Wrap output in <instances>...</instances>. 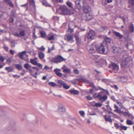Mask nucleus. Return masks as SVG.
Wrapping results in <instances>:
<instances>
[{
    "mask_svg": "<svg viewBox=\"0 0 134 134\" xmlns=\"http://www.w3.org/2000/svg\"><path fill=\"white\" fill-rule=\"evenodd\" d=\"M57 12L60 14L68 15L74 14L75 11L73 9H69L65 6L63 5L60 6Z\"/></svg>",
    "mask_w": 134,
    "mask_h": 134,
    "instance_id": "f257e3e1",
    "label": "nucleus"
},
{
    "mask_svg": "<svg viewBox=\"0 0 134 134\" xmlns=\"http://www.w3.org/2000/svg\"><path fill=\"white\" fill-rule=\"evenodd\" d=\"M106 43L107 42L104 41L99 45L96 44V50L98 53L101 54H107L108 52L105 50V47L106 46Z\"/></svg>",
    "mask_w": 134,
    "mask_h": 134,
    "instance_id": "f03ea898",
    "label": "nucleus"
},
{
    "mask_svg": "<svg viewBox=\"0 0 134 134\" xmlns=\"http://www.w3.org/2000/svg\"><path fill=\"white\" fill-rule=\"evenodd\" d=\"M103 92L99 93H96L93 95V97L95 98H98L102 102L105 101L107 99V96L106 95H103Z\"/></svg>",
    "mask_w": 134,
    "mask_h": 134,
    "instance_id": "7ed1b4c3",
    "label": "nucleus"
},
{
    "mask_svg": "<svg viewBox=\"0 0 134 134\" xmlns=\"http://www.w3.org/2000/svg\"><path fill=\"white\" fill-rule=\"evenodd\" d=\"M66 59L63 58L62 56L58 55L52 58L50 61L53 63L58 64L63 61H65Z\"/></svg>",
    "mask_w": 134,
    "mask_h": 134,
    "instance_id": "20e7f679",
    "label": "nucleus"
},
{
    "mask_svg": "<svg viewBox=\"0 0 134 134\" xmlns=\"http://www.w3.org/2000/svg\"><path fill=\"white\" fill-rule=\"evenodd\" d=\"M96 43H93L91 45H87V48L90 53L92 54L96 52Z\"/></svg>",
    "mask_w": 134,
    "mask_h": 134,
    "instance_id": "39448f33",
    "label": "nucleus"
},
{
    "mask_svg": "<svg viewBox=\"0 0 134 134\" xmlns=\"http://www.w3.org/2000/svg\"><path fill=\"white\" fill-rule=\"evenodd\" d=\"M82 4H83V7L84 8L83 10L85 12L87 13L91 11V7L86 2H83Z\"/></svg>",
    "mask_w": 134,
    "mask_h": 134,
    "instance_id": "423d86ee",
    "label": "nucleus"
},
{
    "mask_svg": "<svg viewBox=\"0 0 134 134\" xmlns=\"http://www.w3.org/2000/svg\"><path fill=\"white\" fill-rule=\"evenodd\" d=\"M132 61V59L131 57H127L125 59V60L121 64L122 67H126L127 66L128 63Z\"/></svg>",
    "mask_w": 134,
    "mask_h": 134,
    "instance_id": "0eeeda50",
    "label": "nucleus"
},
{
    "mask_svg": "<svg viewBox=\"0 0 134 134\" xmlns=\"http://www.w3.org/2000/svg\"><path fill=\"white\" fill-rule=\"evenodd\" d=\"M79 76H77V78L76 79H74V83H76L77 81H80L82 80L83 82H85V83H89V81L87 79L83 78L81 77H80L78 78Z\"/></svg>",
    "mask_w": 134,
    "mask_h": 134,
    "instance_id": "6e6552de",
    "label": "nucleus"
},
{
    "mask_svg": "<svg viewBox=\"0 0 134 134\" xmlns=\"http://www.w3.org/2000/svg\"><path fill=\"white\" fill-rule=\"evenodd\" d=\"M96 35V34L94 31L92 30H90L87 35V37L89 39H93Z\"/></svg>",
    "mask_w": 134,
    "mask_h": 134,
    "instance_id": "1a4fd4ad",
    "label": "nucleus"
},
{
    "mask_svg": "<svg viewBox=\"0 0 134 134\" xmlns=\"http://www.w3.org/2000/svg\"><path fill=\"white\" fill-rule=\"evenodd\" d=\"M92 18V15L88 13L84 14L83 15V16H82V19L85 20H89L91 19Z\"/></svg>",
    "mask_w": 134,
    "mask_h": 134,
    "instance_id": "9d476101",
    "label": "nucleus"
},
{
    "mask_svg": "<svg viewBox=\"0 0 134 134\" xmlns=\"http://www.w3.org/2000/svg\"><path fill=\"white\" fill-rule=\"evenodd\" d=\"M110 67L115 72L117 71L119 69V67L118 65L115 63L112 62L110 65Z\"/></svg>",
    "mask_w": 134,
    "mask_h": 134,
    "instance_id": "9b49d317",
    "label": "nucleus"
},
{
    "mask_svg": "<svg viewBox=\"0 0 134 134\" xmlns=\"http://www.w3.org/2000/svg\"><path fill=\"white\" fill-rule=\"evenodd\" d=\"M76 7L79 10L82 7L80 1L79 0H76L75 2Z\"/></svg>",
    "mask_w": 134,
    "mask_h": 134,
    "instance_id": "f8f14e48",
    "label": "nucleus"
},
{
    "mask_svg": "<svg viewBox=\"0 0 134 134\" xmlns=\"http://www.w3.org/2000/svg\"><path fill=\"white\" fill-rule=\"evenodd\" d=\"M65 111V108L63 106H59L58 107V112L60 113H62Z\"/></svg>",
    "mask_w": 134,
    "mask_h": 134,
    "instance_id": "ddd939ff",
    "label": "nucleus"
},
{
    "mask_svg": "<svg viewBox=\"0 0 134 134\" xmlns=\"http://www.w3.org/2000/svg\"><path fill=\"white\" fill-rule=\"evenodd\" d=\"M73 39L72 36L71 35H66L65 36L64 39L65 40L69 41L72 40Z\"/></svg>",
    "mask_w": 134,
    "mask_h": 134,
    "instance_id": "4468645a",
    "label": "nucleus"
},
{
    "mask_svg": "<svg viewBox=\"0 0 134 134\" xmlns=\"http://www.w3.org/2000/svg\"><path fill=\"white\" fill-rule=\"evenodd\" d=\"M113 33L114 35L116 37H118L119 39H121L123 37L122 35L120 34L118 32L114 31Z\"/></svg>",
    "mask_w": 134,
    "mask_h": 134,
    "instance_id": "2eb2a0df",
    "label": "nucleus"
},
{
    "mask_svg": "<svg viewBox=\"0 0 134 134\" xmlns=\"http://www.w3.org/2000/svg\"><path fill=\"white\" fill-rule=\"evenodd\" d=\"M54 71L58 76L59 77H60L62 76V74L59 72L60 71V69L56 68L54 69Z\"/></svg>",
    "mask_w": 134,
    "mask_h": 134,
    "instance_id": "dca6fc26",
    "label": "nucleus"
},
{
    "mask_svg": "<svg viewBox=\"0 0 134 134\" xmlns=\"http://www.w3.org/2000/svg\"><path fill=\"white\" fill-rule=\"evenodd\" d=\"M76 39V43L78 44H79L80 43L81 39L79 38L78 34H75L74 35Z\"/></svg>",
    "mask_w": 134,
    "mask_h": 134,
    "instance_id": "f3484780",
    "label": "nucleus"
},
{
    "mask_svg": "<svg viewBox=\"0 0 134 134\" xmlns=\"http://www.w3.org/2000/svg\"><path fill=\"white\" fill-rule=\"evenodd\" d=\"M40 33L41 35V37L42 38H45L46 36V33L43 30L40 31Z\"/></svg>",
    "mask_w": 134,
    "mask_h": 134,
    "instance_id": "a211bd4d",
    "label": "nucleus"
},
{
    "mask_svg": "<svg viewBox=\"0 0 134 134\" xmlns=\"http://www.w3.org/2000/svg\"><path fill=\"white\" fill-rule=\"evenodd\" d=\"M69 92L71 94L74 95H77L79 93V92L78 91L74 89L70 90Z\"/></svg>",
    "mask_w": 134,
    "mask_h": 134,
    "instance_id": "6ab92c4d",
    "label": "nucleus"
},
{
    "mask_svg": "<svg viewBox=\"0 0 134 134\" xmlns=\"http://www.w3.org/2000/svg\"><path fill=\"white\" fill-rule=\"evenodd\" d=\"M25 54V51H24L21 52H19L17 55L18 56L19 58L21 59H23V56Z\"/></svg>",
    "mask_w": 134,
    "mask_h": 134,
    "instance_id": "aec40b11",
    "label": "nucleus"
},
{
    "mask_svg": "<svg viewBox=\"0 0 134 134\" xmlns=\"http://www.w3.org/2000/svg\"><path fill=\"white\" fill-rule=\"evenodd\" d=\"M96 62L101 63H107L106 59L104 58H100L99 59V60H97V61H96Z\"/></svg>",
    "mask_w": 134,
    "mask_h": 134,
    "instance_id": "412c9836",
    "label": "nucleus"
},
{
    "mask_svg": "<svg viewBox=\"0 0 134 134\" xmlns=\"http://www.w3.org/2000/svg\"><path fill=\"white\" fill-rule=\"evenodd\" d=\"M38 56L39 58L41 60L43 59L44 57V54L42 52H40L38 53Z\"/></svg>",
    "mask_w": 134,
    "mask_h": 134,
    "instance_id": "4be33fe9",
    "label": "nucleus"
},
{
    "mask_svg": "<svg viewBox=\"0 0 134 134\" xmlns=\"http://www.w3.org/2000/svg\"><path fill=\"white\" fill-rule=\"evenodd\" d=\"M3 1L5 2L8 3L12 7H13L14 5L12 2L10 0H3Z\"/></svg>",
    "mask_w": 134,
    "mask_h": 134,
    "instance_id": "5701e85b",
    "label": "nucleus"
},
{
    "mask_svg": "<svg viewBox=\"0 0 134 134\" xmlns=\"http://www.w3.org/2000/svg\"><path fill=\"white\" fill-rule=\"evenodd\" d=\"M88 83L89 84L90 86L92 88L94 89L95 91H97L98 90L97 88L94 85L93 83L92 82H89Z\"/></svg>",
    "mask_w": 134,
    "mask_h": 134,
    "instance_id": "b1692460",
    "label": "nucleus"
},
{
    "mask_svg": "<svg viewBox=\"0 0 134 134\" xmlns=\"http://www.w3.org/2000/svg\"><path fill=\"white\" fill-rule=\"evenodd\" d=\"M47 37L48 40H51L54 39V36L53 35H48L47 36Z\"/></svg>",
    "mask_w": 134,
    "mask_h": 134,
    "instance_id": "393cba45",
    "label": "nucleus"
},
{
    "mask_svg": "<svg viewBox=\"0 0 134 134\" xmlns=\"http://www.w3.org/2000/svg\"><path fill=\"white\" fill-rule=\"evenodd\" d=\"M30 5L33 7H35V3L34 0H28Z\"/></svg>",
    "mask_w": 134,
    "mask_h": 134,
    "instance_id": "a878e982",
    "label": "nucleus"
},
{
    "mask_svg": "<svg viewBox=\"0 0 134 134\" xmlns=\"http://www.w3.org/2000/svg\"><path fill=\"white\" fill-rule=\"evenodd\" d=\"M5 69L8 72H12L13 70V68L10 66L6 67Z\"/></svg>",
    "mask_w": 134,
    "mask_h": 134,
    "instance_id": "bb28decb",
    "label": "nucleus"
},
{
    "mask_svg": "<svg viewBox=\"0 0 134 134\" xmlns=\"http://www.w3.org/2000/svg\"><path fill=\"white\" fill-rule=\"evenodd\" d=\"M5 15H6V16H8V14L6 13H3L2 11L0 10V16L1 17L4 16V17H5Z\"/></svg>",
    "mask_w": 134,
    "mask_h": 134,
    "instance_id": "cd10ccee",
    "label": "nucleus"
},
{
    "mask_svg": "<svg viewBox=\"0 0 134 134\" xmlns=\"http://www.w3.org/2000/svg\"><path fill=\"white\" fill-rule=\"evenodd\" d=\"M42 2L44 6L48 7L51 6V5L48 4L46 1H43Z\"/></svg>",
    "mask_w": 134,
    "mask_h": 134,
    "instance_id": "c85d7f7f",
    "label": "nucleus"
},
{
    "mask_svg": "<svg viewBox=\"0 0 134 134\" xmlns=\"http://www.w3.org/2000/svg\"><path fill=\"white\" fill-rule=\"evenodd\" d=\"M124 116H131L132 119L134 118L128 112H124Z\"/></svg>",
    "mask_w": 134,
    "mask_h": 134,
    "instance_id": "c756f323",
    "label": "nucleus"
},
{
    "mask_svg": "<svg viewBox=\"0 0 134 134\" xmlns=\"http://www.w3.org/2000/svg\"><path fill=\"white\" fill-rule=\"evenodd\" d=\"M129 29L131 32H133L134 31V27L133 24H130L129 27Z\"/></svg>",
    "mask_w": 134,
    "mask_h": 134,
    "instance_id": "7c9ffc66",
    "label": "nucleus"
},
{
    "mask_svg": "<svg viewBox=\"0 0 134 134\" xmlns=\"http://www.w3.org/2000/svg\"><path fill=\"white\" fill-rule=\"evenodd\" d=\"M104 118L106 122L109 121V122L111 123L112 122V120L110 119H109L108 118H107V115H104Z\"/></svg>",
    "mask_w": 134,
    "mask_h": 134,
    "instance_id": "2f4dec72",
    "label": "nucleus"
},
{
    "mask_svg": "<svg viewBox=\"0 0 134 134\" xmlns=\"http://www.w3.org/2000/svg\"><path fill=\"white\" fill-rule=\"evenodd\" d=\"M118 17L119 18H120L123 21L124 23V24H125V18L124 16L123 15H119L118 16Z\"/></svg>",
    "mask_w": 134,
    "mask_h": 134,
    "instance_id": "473e14b6",
    "label": "nucleus"
},
{
    "mask_svg": "<svg viewBox=\"0 0 134 134\" xmlns=\"http://www.w3.org/2000/svg\"><path fill=\"white\" fill-rule=\"evenodd\" d=\"M31 63L34 65H36L37 63V61L35 60V59H31L30 60Z\"/></svg>",
    "mask_w": 134,
    "mask_h": 134,
    "instance_id": "72a5a7b5",
    "label": "nucleus"
},
{
    "mask_svg": "<svg viewBox=\"0 0 134 134\" xmlns=\"http://www.w3.org/2000/svg\"><path fill=\"white\" fill-rule=\"evenodd\" d=\"M126 124L129 125H132L133 124V122L130 120L127 119L126 121Z\"/></svg>",
    "mask_w": 134,
    "mask_h": 134,
    "instance_id": "f704fd0d",
    "label": "nucleus"
},
{
    "mask_svg": "<svg viewBox=\"0 0 134 134\" xmlns=\"http://www.w3.org/2000/svg\"><path fill=\"white\" fill-rule=\"evenodd\" d=\"M120 130H126L127 129V127L124 126H121L120 127Z\"/></svg>",
    "mask_w": 134,
    "mask_h": 134,
    "instance_id": "c9c22d12",
    "label": "nucleus"
},
{
    "mask_svg": "<svg viewBox=\"0 0 134 134\" xmlns=\"http://www.w3.org/2000/svg\"><path fill=\"white\" fill-rule=\"evenodd\" d=\"M32 67H31L30 65H29L27 64H26V69L28 70H30V71H31V68Z\"/></svg>",
    "mask_w": 134,
    "mask_h": 134,
    "instance_id": "e433bc0d",
    "label": "nucleus"
},
{
    "mask_svg": "<svg viewBox=\"0 0 134 134\" xmlns=\"http://www.w3.org/2000/svg\"><path fill=\"white\" fill-rule=\"evenodd\" d=\"M71 70L68 68H66L64 69L63 71L64 72H66L68 73L70 72Z\"/></svg>",
    "mask_w": 134,
    "mask_h": 134,
    "instance_id": "4c0bfd02",
    "label": "nucleus"
},
{
    "mask_svg": "<svg viewBox=\"0 0 134 134\" xmlns=\"http://www.w3.org/2000/svg\"><path fill=\"white\" fill-rule=\"evenodd\" d=\"M49 85L52 87H54L57 86L55 83L53 82H50L48 83Z\"/></svg>",
    "mask_w": 134,
    "mask_h": 134,
    "instance_id": "58836bf2",
    "label": "nucleus"
},
{
    "mask_svg": "<svg viewBox=\"0 0 134 134\" xmlns=\"http://www.w3.org/2000/svg\"><path fill=\"white\" fill-rule=\"evenodd\" d=\"M116 100V101H117V103L119 105L120 107L122 108H124V107L123 105V104L121 102H119L117 100Z\"/></svg>",
    "mask_w": 134,
    "mask_h": 134,
    "instance_id": "ea45409f",
    "label": "nucleus"
},
{
    "mask_svg": "<svg viewBox=\"0 0 134 134\" xmlns=\"http://www.w3.org/2000/svg\"><path fill=\"white\" fill-rule=\"evenodd\" d=\"M67 5L69 7H72V3L69 1H67L66 3Z\"/></svg>",
    "mask_w": 134,
    "mask_h": 134,
    "instance_id": "a19ab883",
    "label": "nucleus"
},
{
    "mask_svg": "<svg viewBox=\"0 0 134 134\" xmlns=\"http://www.w3.org/2000/svg\"><path fill=\"white\" fill-rule=\"evenodd\" d=\"M58 83L60 84V85H62L63 86L65 83V82L60 80H58Z\"/></svg>",
    "mask_w": 134,
    "mask_h": 134,
    "instance_id": "79ce46f5",
    "label": "nucleus"
},
{
    "mask_svg": "<svg viewBox=\"0 0 134 134\" xmlns=\"http://www.w3.org/2000/svg\"><path fill=\"white\" fill-rule=\"evenodd\" d=\"M63 88L66 89H68L70 87L67 85L66 83H65L64 85L63 86Z\"/></svg>",
    "mask_w": 134,
    "mask_h": 134,
    "instance_id": "37998d69",
    "label": "nucleus"
},
{
    "mask_svg": "<svg viewBox=\"0 0 134 134\" xmlns=\"http://www.w3.org/2000/svg\"><path fill=\"white\" fill-rule=\"evenodd\" d=\"M88 114L90 115H96V113L94 111H92L91 113L88 112Z\"/></svg>",
    "mask_w": 134,
    "mask_h": 134,
    "instance_id": "c03bdc74",
    "label": "nucleus"
},
{
    "mask_svg": "<svg viewBox=\"0 0 134 134\" xmlns=\"http://www.w3.org/2000/svg\"><path fill=\"white\" fill-rule=\"evenodd\" d=\"M129 2L131 4L134 5V0H129ZM133 11L134 12V8L133 9Z\"/></svg>",
    "mask_w": 134,
    "mask_h": 134,
    "instance_id": "a18cd8bd",
    "label": "nucleus"
},
{
    "mask_svg": "<svg viewBox=\"0 0 134 134\" xmlns=\"http://www.w3.org/2000/svg\"><path fill=\"white\" fill-rule=\"evenodd\" d=\"M15 66L18 69H21L22 68V66L19 64H16L15 65Z\"/></svg>",
    "mask_w": 134,
    "mask_h": 134,
    "instance_id": "49530a36",
    "label": "nucleus"
},
{
    "mask_svg": "<svg viewBox=\"0 0 134 134\" xmlns=\"http://www.w3.org/2000/svg\"><path fill=\"white\" fill-rule=\"evenodd\" d=\"M102 104L100 103H95V105L96 107H100Z\"/></svg>",
    "mask_w": 134,
    "mask_h": 134,
    "instance_id": "de8ad7c7",
    "label": "nucleus"
},
{
    "mask_svg": "<svg viewBox=\"0 0 134 134\" xmlns=\"http://www.w3.org/2000/svg\"><path fill=\"white\" fill-rule=\"evenodd\" d=\"M79 113L80 114L81 116H83L85 114V113L83 111H79Z\"/></svg>",
    "mask_w": 134,
    "mask_h": 134,
    "instance_id": "09e8293b",
    "label": "nucleus"
},
{
    "mask_svg": "<svg viewBox=\"0 0 134 134\" xmlns=\"http://www.w3.org/2000/svg\"><path fill=\"white\" fill-rule=\"evenodd\" d=\"M98 87L99 88V90H103V91H105V92H106L107 93V94H109V93L108 92V91H107V90H105L102 88H101V87Z\"/></svg>",
    "mask_w": 134,
    "mask_h": 134,
    "instance_id": "8fccbe9b",
    "label": "nucleus"
},
{
    "mask_svg": "<svg viewBox=\"0 0 134 134\" xmlns=\"http://www.w3.org/2000/svg\"><path fill=\"white\" fill-rule=\"evenodd\" d=\"M5 60V59L4 57L2 55H0V61L3 62Z\"/></svg>",
    "mask_w": 134,
    "mask_h": 134,
    "instance_id": "3c124183",
    "label": "nucleus"
},
{
    "mask_svg": "<svg viewBox=\"0 0 134 134\" xmlns=\"http://www.w3.org/2000/svg\"><path fill=\"white\" fill-rule=\"evenodd\" d=\"M21 36H23L25 35V32L24 31H22L20 32V33Z\"/></svg>",
    "mask_w": 134,
    "mask_h": 134,
    "instance_id": "603ef678",
    "label": "nucleus"
},
{
    "mask_svg": "<svg viewBox=\"0 0 134 134\" xmlns=\"http://www.w3.org/2000/svg\"><path fill=\"white\" fill-rule=\"evenodd\" d=\"M114 126H115V127L117 129H119V127H120L119 125V124L117 123H116L114 124Z\"/></svg>",
    "mask_w": 134,
    "mask_h": 134,
    "instance_id": "864d4df0",
    "label": "nucleus"
},
{
    "mask_svg": "<svg viewBox=\"0 0 134 134\" xmlns=\"http://www.w3.org/2000/svg\"><path fill=\"white\" fill-rule=\"evenodd\" d=\"M86 98L88 100H91L93 98L92 97H91L90 95H89L88 96H87L86 97Z\"/></svg>",
    "mask_w": 134,
    "mask_h": 134,
    "instance_id": "5fc2aeb1",
    "label": "nucleus"
},
{
    "mask_svg": "<svg viewBox=\"0 0 134 134\" xmlns=\"http://www.w3.org/2000/svg\"><path fill=\"white\" fill-rule=\"evenodd\" d=\"M36 65H37L40 68L42 69V65L41 64L37 63Z\"/></svg>",
    "mask_w": 134,
    "mask_h": 134,
    "instance_id": "6e6d98bb",
    "label": "nucleus"
},
{
    "mask_svg": "<svg viewBox=\"0 0 134 134\" xmlns=\"http://www.w3.org/2000/svg\"><path fill=\"white\" fill-rule=\"evenodd\" d=\"M74 72L76 74H79V70L77 69H75L74 70Z\"/></svg>",
    "mask_w": 134,
    "mask_h": 134,
    "instance_id": "4d7b16f0",
    "label": "nucleus"
},
{
    "mask_svg": "<svg viewBox=\"0 0 134 134\" xmlns=\"http://www.w3.org/2000/svg\"><path fill=\"white\" fill-rule=\"evenodd\" d=\"M38 49L41 51H45V48L43 46H41V48H39Z\"/></svg>",
    "mask_w": 134,
    "mask_h": 134,
    "instance_id": "13d9d810",
    "label": "nucleus"
},
{
    "mask_svg": "<svg viewBox=\"0 0 134 134\" xmlns=\"http://www.w3.org/2000/svg\"><path fill=\"white\" fill-rule=\"evenodd\" d=\"M10 43H11V46L12 47H14L15 46V44L14 42L12 41H11L10 42Z\"/></svg>",
    "mask_w": 134,
    "mask_h": 134,
    "instance_id": "bf43d9fd",
    "label": "nucleus"
},
{
    "mask_svg": "<svg viewBox=\"0 0 134 134\" xmlns=\"http://www.w3.org/2000/svg\"><path fill=\"white\" fill-rule=\"evenodd\" d=\"M102 81L103 82L106 83V84H108V80L107 79H104L102 80Z\"/></svg>",
    "mask_w": 134,
    "mask_h": 134,
    "instance_id": "052dcab7",
    "label": "nucleus"
},
{
    "mask_svg": "<svg viewBox=\"0 0 134 134\" xmlns=\"http://www.w3.org/2000/svg\"><path fill=\"white\" fill-rule=\"evenodd\" d=\"M105 110L106 111H107L108 112V113L109 114H110V113H111L112 114H113L114 116H116V115H115V114H114L113 112H111V111H108V110Z\"/></svg>",
    "mask_w": 134,
    "mask_h": 134,
    "instance_id": "680f3d73",
    "label": "nucleus"
},
{
    "mask_svg": "<svg viewBox=\"0 0 134 134\" xmlns=\"http://www.w3.org/2000/svg\"><path fill=\"white\" fill-rule=\"evenodd\" d=\"M13 76L14 77L16 78L17 79L19 78L20 77V76L16 75H13Z\"/></svg>",
    "mask_w": 134,
    "mask_h": 134,
    "instance_id": "e2e57ef3",
    "label": "nucleus"
},
{
    "mask_svg": "<svg viewBox=\"0 0 134 134\" xmlns=\"http://www.w3.org/2000/svg\"><path fill=\"white\" fill-rule=\"evenodd\" d=\"M111 87L116 89L117 90H118V88L116 85H114L112 86Z\"/></svg>",
    "mask_w": 134,
    "mask_h": 134,
    "instance_id": "0e129e2a",
    "label": "nucleus"
},
{
    "mask_svg": "<svg viewBox=\"0 0 134 134\" xmlns=\"http://www.w3.org/2000/svg\"><path fill=\"white\" fill-rule=\"evenodd\" d=\"M94 59L95 60V61L96 62V61H97L96 60L97 59H98L100 58L99 56L97 55H96L94 56Z\"/></svg>",
    "mask_w": 134,
    "mask_h": 134,
    "instance_id": "69168bd1",
    "label": "nucleus"
},
{
    "mask_svg": "<svg viewBox=\"0 0 134 134\" xmlns=\"http://www.w3.org/2000/svg\"><path fill=\"white\" fill-rule=\"evenodd\" d=\"M10 53L13 55L14 54V53L15 52V51L12 50H10Z\"/></svg>",
    "mask_w": 134,
    "mask_h": 134,
    "instance_id": "338daca9",
    "label": "nucleus"
},
{
    "mask_svg": "<svg viewBox=\"0 0 134 134\" xmlns=\"http://www.w3.org/2000/svg\"><path fill=\"white\" fill-rule=\"evenodd\" d=\"M11 62V60L10 59H8L7 60V62L6 63L8 64H10Z\"/></svg>",
    "mask_w": 134,
    "mask_h": 134,
    "instance_id": "774afa93",
    "label": "nucleus"
}]
</instances>
